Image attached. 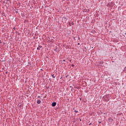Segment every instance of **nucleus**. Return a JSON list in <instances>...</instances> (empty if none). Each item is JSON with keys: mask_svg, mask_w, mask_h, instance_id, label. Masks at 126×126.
Segmentation results:
<instances>
[{"mask_svg": "<svg viewBox=\"0 0 126 126\" xmlns=\"http://www.w3.org/2000/svg\"><path fill=\"white\" fill-rule=\"evenodd\" d=\"M57 105V102H53L52 103V107H55V106Z\"/></svg>", "mask_w": 126, "mask_h": 126, "instance_id": "1", "label": "nucleus"}, {"mask_svg": "<svg viewBox=\"0 0 126 126\" xmlns=\"http://www.w3.org/2000/svg\"><path fill=\"white\" fill-rule=\"evenodd\" d=\"M41 48H42V46H39L37 48V51H40V50H41Z\"/></svg>", "mask_w": 126, "mask_h": 126, "instance_id": "2", "label": "nucleus"}, {"mask_svg": "<svg viewBox=\"0 0 126 126\" xmlns=\"http://www.w3.org/2000/svg\"><path fill=\"white\" fill-rule=\"evenodd\" d=\"M37 104H41V100L37 99L36 101Z\"/></svg>", "mask_w": 126, "mask_h": 126, "instance_id": "3", "label": "nucleus"}, {"mask_svg": "<svg viewBox=\"0 0 126 126\" xmlns=\"http://www.w3.org/2000/svg\"><path fill=\"white\" fill-rule=\"evenodd\" d=\"M113 120L112 118H109V121L110 122V123H112V122H113Z\"/></svg>", "mask_w": 126, "mask_h": 126, "instance_id": "4", "label": "nucleus"}, {"mask_svg": "<svg viewBox=\"0 0 126 126\" xmlns=\"http://www.w3.org/2000/svg\"><path fill=\"white\" fill-rule=\"evenodd\" d=\"M55 75H52V76L53 78H56V76H54Z\"/></svg>", "mask_w": 126, "mask_h": 126, "instance_id": "5", "label": "nucleus"}, {"mask_svg": "<svg viewBox=\"0 0 126 126\" xmlns=\"http://www.w3.org/2000/svg\"><path fill=\"white\" fill-rule=\"evenodd\" d=\"M74 112H75V113H78V111H77V110H75Z\"/></svg>", "mask_w": 126, "mask_h": 126, "instance_id": "6", "label": "nucleus"}, {"mask_svg": "<svg viewBox=\"0 0 126 126\" xmlns=\"http://www.w3.org/2000/svg\"><path fill=\"white\" fill-rule=\"evenodd\" d=\"M71 66H72V67L74 66V64H72L71 65Z\"/></svg>", "mask_w": 126, "mask_h": 126, "instance_id": "7", "label": "nucleus"}, {"mask_svg": "<svg viewBox=\"0 0 126 126\" xmlns=\"http://www.w3.org/2000/svg\"><path fill=\"white\" fill-rule=\"evenodd\" d=\"M1 40H0V44H1Z\"/></svg>", "mask_w": 126, "mask_h": 126, "instance_id": "8", "label": "nucleus"}, {"mask_svg": "<svg viewBox=\"0 0 126 126\" xmlns=\"http://www.w3.org/2000/svg\"><path fill=\"white\" fill-rule=\"evenodd\" d=\"M40 96H38V98H40Z\"/></svg>", "mask_w": 126, "mask_h": 126, "instance_id": "9", "label": "nucleus"}, {"mask_svg": "<svg viewBox=\"0 0 126 126\" xmlns=\"http://www.w3.org/2000/svg\"><path fill=\"white\" fill-rule=\"evenodd\" d=\"M80 44L79 43H78V45H79Z\"/></svg>", "mask_w": 126, "mask_h": 126, "instance_id": "10", "label": "nucleus"}, {"mask_svg": "<svg viewBox=\"0 0 126 126\" xmlns=\"http://www.w3.org/2000/svg\"><path fill=\"white\" fill-rule=\"evenodd\" d=\"M91 125V124H90V126Z\"/></svg>", "mask_w": 126, "mask_h": 126, "instance_id": "11", "label": "nucleus"}]
</instances>
